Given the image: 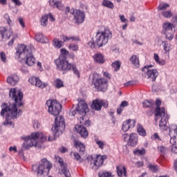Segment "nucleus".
<instances>
[{
	"mask_svg": "<svg viewBox=\"0 0 177 177\" xmlns=\"http://www.w3.org/2000/svg\"><path fill=\"white\" fill-rule=\"evenodd\" d=\"M9 96L12 100H14L15 103L8 104L3 103L1 105V117H5L6 120L3 123V125H13V123L10 120H16L17 117L20 116L21 110L17 109L18 107L23 106V92L21 90H17V88H11L10 90Z\"/></svg>",
	"mask_w": 177,
	"mask_h": 177,
	"instance_id": "nucleus-1",
	"label": "nucleus"
},
{
	"mask_svg": "<svg viewBox=\"0 0 177 177\" xmlns=\"http://www.w3.org/2000/svg\"><path fill=\"white\" fill-rule=\"evenodd\" d=\"M60 52L61 55L59 58L55 60L57 68L59 71H70L72 70L75 75H77V78H80V71L77 68V66L74 64L68 63V61L66 58V56L68 55V51L65 48H62Z\"/></svg>",
	"mask_w": 177,
	"mask_h": 177,
	"instance_id": "nucleus-2",
	"label": "nucleus"
},
{
	"mask_svg": "<svg viewBox=\"0 0 177 177\" xmlns=\"http://www.w3.org/2000/svg\"><path fill=\"white\" fill-rule=\"evenodd\" d=\"M21 139L25 141L22 145L23 149L25 150H28L32 146L41 149L42 147V143L46 142V136L39 132L32 133L31 136H23L21 137Z\"/></svg>",
	"mask_w": 177,
	"mask_h": 177,
	"instance_id": "nucleus-3",
	"label": "nucleus"
},
{
	"mask_svg": "<svg viewBox=\"0 0 177 177\" xmlns=\"http://www.w3.org/2000/svg\"><path fill=\"white\" fill-rule=\"evenodd\" d=\"M34 46H26L24 44H19L17 48L16 56L19 59L25 60L26 64L28 66H34L35 64V58L32 55Z\"/></svg>",
	"mask_w": 177,
	"mask_h": 177,
	"instance_id": "nucleus-4",
	"label": "nucleus"
},
{
	"mask_svg": "<svg viewBox=\"0 0 177 177\" xmlns=\"http://www.w3.org/2000/svg\"><path fill=\"white\" fill-rule=\"evenodd\" d=\"M112 37L113 34H111V32L106 29L104 31L97 32L93 40L88 42V45L92 49L102 48V46H104L109 42V39H111Z\"/></svg>",
	"mask_w": 177,
	"mask_h": 177,
	"instance_id": "nucleus-5",
	"label": "nucleus"
},
{
	"mask_svg": "<svg viewBox=\"0 0 177 177\" xmlns=\"http://www.w3.org/2000/svg\"><path fill=\"white\" fill-rule=\"evenodd\" d=\"M155 104L156 105V108L154 111L155 122H158V120L160 118L159 127L161 128V129L167 131L168 129V127H167V122H168V120H169V116L165 114V107H160V106H161V100L158 99L156 100Z\"/></svg>",
	"mask_w": 177,
	"mask_h": 177,
	"instance_id": "nucleus-6",
	"label": "nucleus"
},
{
	"mask_svg": "<svg viewBox=\"0 0 177 177\" xmlns=\"http://www.w3.org/2000/svg\"><path fill=\"white\" fill-rule=\"evenodd\" d=\"M51 168L52 164L48 161V159L46 158L41 159L39 166L37 165L32 166V171L37 172V176L44 175V174H46L48 175Z\"/></svg>",
	"mask_w": 177,
	"mask_h": 177,
	"instance_id": "nucleus-7",
	"label": "nucleus"
},
{
	"mask_svg": "<svg viewBox=\"0 0 177 177\" xmlns=\"http://www.w3.org/2000/svg\"><path fill=\"white\" fill-rule=\"evenodd\" d=\"M46 104L48 107V113H50L52 115H59L62 112V104L57 100H48Z\"/></svg>",
	"mask_w": 177,
	"mask_h": 177,
	"instance_id": "nucleus-8",
	"label": "nucleus"
},
{
	"mask_svg": "<svg viewBox=\"0 0 177 177\" xmlns=\"http://www.w3.org/2000/svg\"><path fill=\"white\" fill-rule=\"evenodd\" d=\"M89 112V108H88V104L85 103L84 101H81L79 102L77 107L75 109H71V112L69 113V115H72L74 117L75 114H79L83 117L86 115V113Z\"/></svg>",
	"mask_w": 177,
	"mask_h": 177,
	"instance_id": "nucleus-9",
	"label": "nucleus"
},
{
	"mask_svg": "<svg viewBox=\"0 0 177 177\" xmlns=\"http://www.w3.org/2000/svg\"><path fill=\"white\" fill-rule=\"evenodd\" d=\"M87 160L91 162V168L94 169V171H97L102 165H103V162H104V160H107V156L106 155H97L95 158L87 157Z\"/></svg>",
	"mask_w": 177,
	"mask_h": 177,
	"instance_id": "nucleus-10",
	"label": "nucleus"
},
{
	"mask_svg": "<svg viewBox=\"0 0 177 177\" xmlns=\"http://www.w3.org/2000/svg\"><path fill=\"white\" fill-rule=\"evenodd\" d=\"M150 67H153V66L149 65L148 66H145L142 68V71H143L144 77L149 80V81H152L154 82L157 77H158V71L157 69H150Z\"/></svg>",
	"mask_w": 177,
	"mask_h": 177,
	"instance_id": "nucleus-11",
	"label": "nucleus"
},
{
	"mask_svg": "<svg viewBox=\"0 0 177 177\" xmlns=\"http://www.w3.org/2000/svg\"><path fill=\"white\" fill-rule=\"evenodd\" d=\"M64 128H66V124H64V118H63V116L55 118V124L52 128V131L54 132L55 135H57V132H59V131H62Z\"/></svg>",
	"mask_w": 177,
	"mask_h": 177,
	"instance_id": "nucleus-12",
	"label": "nucleus"
},
{
	"mask_svg": "<svg viewBox=\"0 0 177 177\" xmlns=\"http://www.w3.org/2000/svg\"><path fill=\"white\" fill-rule=\"evenodd\" d=\"M102 106L107 109L109 107V102L104 100L96 99L92 102L91 108L96 111H100Z\"/></svg>",
	"mask_w": 177,
	"mask_h": 177,
	"instance_id": "nucleus-13",
	"label": "nucleus"
},
{
	"mask_svg": "<svg viewBox=\"0 0 177 177\" xmlns=\"http://www.w3.org/2000/svg\"><path fill=\"white\" fill-rule=\"evenodd\" d=\"M174 28H175V26L171 23L167 22L163 25V30H165L166 38L169 39V41L174 39V31H175Z\"/></svg>",
	"mask_w": 177,
	"mask_h": 177,
	"instance_id": "nucleus-14",
	"label": "nucleus"
},
{
	"mask_svg": "<svg viewBox=\"0 0 177 177\" xmlns=\"http://www.w3.org/2000/svg\"><path fill=\"white\" fill-rule=\"evenodd\" d=\"M95 88L100 92H106L107 91V80L106 79H93Z\"/></svg>",
	"mask_w": 177,
	"mask_h": 177,
	"instance_id": "nucleus-15",
	"label": "nucleus"
},
{
	"mask_svg": "<svg viewBox=\"0 0 177 177\" xmlns=\"http://www.w3.org/2000/svg\"><path fill=\"white\" fill-rule=\"evenodd\" d=\"M71 13V15H73L74 19L77 24L84 23V21L85 20V12L78 10H73Z\"/></svg>",
	"mask_w": 177,
	"mask_h": 177,
	"instance_id": "nucleus-16",
	"label": "nucleus"
},
{
	"mask_svg": "<svg viewBox=\"0 0 177 177\" xmlns=\"http://www.w3.org/2000/svg\"><path fill=\"white\" fill-rule=\"evenodd\" d=\"M169 134L171 138V139H170L171 145H172V146H175V145H176V135H177V126L176 125L173 124L169 127Z\"/></svg>",
	"mask_w": 177,
	"mask_h": 177,
	"instance_id": "nucleus-17",
	"label": "nucleus"
},
{
	"mask_svg": "<svg viewBox=\"0 0 177 177\" xmlns=\"http://www.w3.org/2000/svg\"><path fill=\"white\" fill-rule=\"evenodd\" d=\"M12 35H13V31H12V29H8L5 27L0 28V41H2L3 38L9 39Z\"/></svg>",
	"mask_w": 177,
	"mask_h": 177,
	"instance_id": "nucleus-18",
	"label": "nucleus"
},
{
	"mask_svg": "<svg viewBox=\"0 0 177 177\" xmlns=\"http://www.w3.org/2000/svg\"><path fill=\"white\" fill-rule=\"evenodd\" d=\"M75 129L77 131V133L80 135L82 138L84 139H86L88 138V135H89V133L88 132V130L85 127L81 125V124H76L75 126Z\"/></svg>",
	"mask_w": 177,
	"mask_h": 177,
	"instance_id": "nucleus-19",
	"label": "nucleus"
},
{
	"mask_svg": "<svg viewBox=\"0 0 177 177\" xmlns=\"http://www.w3.org/2000/svg\"><path fill=\"white\" fill-rule=\"evenodd\" d=\"M57 158H58V162L61 165L62 172H63L64 176L71 177V174L70 173V170H68V169L67 168V164L64 163L62 158L57 157Z\"/></svg>",
	"mask_w": 177,
	"mask_h": 177,
	"instance_id": "nucleus-20",
	"label": "nucleus"
},
{
	"mask_svg": "<svg viewBox=\"0 0 177 177\" xmlns=\"http://www.w3.org/2000/svg\"><path fill=\"white\" fill-rule=\"evenodd\" d=\"M128 145L132 147L138 145V135L136 133H131L128 141Z\"/></svg>",
	"mask_w": 177,
	"mask_h": 177,
	"instance_id": "nucleus-21",
	"label": "nucleus"
},
{
	"mask_svg": "<svg viewBox=\"0 0 177 177\" xmlns=\"http://www.w3.org/2000/svg\"><path fill=\"white\" fill-rule=\"evenodd\" d=\"M75 146L76 149L78 150L80 156H82V154L85 153L86 146L84 145V143L80 141H75Z\"/></svg>",
	"mask_w": 177,
	"mask_h": 177,
	"instance_id": "nucleus-22",
	"label": "nucleus"
},
{
	"mask_svg": "<svg viewBox=\"0 0 177 177\" xmlns=\"http://www.w3.org/2000/svg\"><path fill=\"white\" fill-rule=\"evenodd\" d=\"M7 82L8 84H10V85H12V86H15L17 82H19V76L14 75L11 77H8L7 78Z\"/></svg>",
	"mask_w": 177,
	"mask_h": 177,
	"instance_id": "nucleus-23",
	"label": "nucleus"
},
{
	"mask_svg": "<svg viewBox=\"0 0 177 177\" xmlns=\"http://www.w3.org/2000/svg\"><path fill=\"white\" fill-rule=\"evenodd\" d=\"M49 5L50 6H51V8H57L59 10H62V9H63V6H62V2L57 1L56 0H50Z\"/></svg>",
	"mask_w": 177,
	"mask_h": 177,
	"instance_id": "nucleus-24",
	"label": "nucleus"
},
{
	"mask_svg": "<svg viewBox=\"0 0 177 177\" xmlns=\"http://www.w3.org/2000/svg\"><path fill=\"white\" fill-rule=\"evenodd\" d=\"M117 173L120 177H127V168L122 166H118Z\"/></svg>",
	"mask_w": 177,
	"mask_h": 177,
	"instance_id": "nucleus-25",
	"label": "nucleus"
},
{
	"mask_svg": "<svg viewBox=\"0 0 177 177\" xmlns=\"http://www.w3.org/2000/svg\"><path fill=\"white\" fill-rule=\"evenodd\" d=\"M94 61L96 63H99L100 64H103L106 60L104 59V57L101 53H97L93 57Z\"/></svg>",
	"mask_w": 177,
	"mask_h": 177,
	"instance_id": "nucleus-26",
	"label": "nucleus"
},
{
	"mask_svg": "<svg viewBox=\"0 0 177 177\" xmlns=\"http://www.w3.org/2000/svg\"><path fill=\"white\" fill-rule=\"evenodd\" d=\"M35 39L37 42H41V44H46L48 42L46 37L44 36L41 33L37 34L35 35Z\"/></svg>",
	"mask_w": 177,
	"mask_h": 177,
	"instance_id": "nucleus-27",
	"label": "nucleus"
},
{
	"mask_svg": "<svg viewBox=\"0 0 177 177\" xmlns=\"http://www.w3.org/2000/svg\"><path fill=\"white\" fill-rule=\"evenodd\" d=\"M64 41L63 40V41L59 40V39L57 38H55L53 40V45L55 48H57V49H60V48H62V46H63V45H64Z\"/></svg>",
	"mask_w": 177,
	"mask_h": 177,
	"instance_id": "nucleus-28",
	"label": "nucleus"
},
{
	"mask_svg": "<svg viewBox=\"0 0 177 177\" xmlns=\"http://www.w3.org/2000/svg\"><path fill=\"white\" fill-rule=\"evenodd\" d=\"M130 62L135 66L136 68H139L140 63H139V58L136 55H133L130 58Z\"/></svg>",
	"mask_w": 177,
	"mask_h": 177,
	"instance_id": "nucleus-29",
	"label": "nucleus"
},
{
	"mask_svg": "<svg viewBox=\"0 0 177 177\" xmlns=\"http://www.w3.org/2000/svg\"><path fill=\"white\" fill-rule=\"evenodd\" d=\"M158 151L160 153V156L162 157H164V156H165V154H167L168 151V148H167L165 146L160 145V146H158Z\"/></svg>",
	"mask_w": 177,
	"mask_h": 177,
	"instance_id": "nucleus-30",
	"label": "nucleus"
},
{
	"mask_svg": "<svg viewBox=\"0 0 177 177\" xmlns=\"http://www.w3.org/2000/svg\"><path fill=\"white\" fill-rule=\"evenodd\" d=\"M137 132L140 136H146V130L140 124H137Z\"/></svg>",
	"mask_w": 177,
	"mask_h": 177,
	"instance_id": "nucleus-31",
	"label": "nucleus"
},
{
	"mask_svg": "<svg viewBox=\"0 0 177 177\" xmlns=\"http://www.w3.org/2000/svg\"><path fill=\"white\" fill-rule=\"evenodd\" d=\"M153 57L156 63H157L160 66H165V60L160 59V57L158 56V54L155 53L153 55Z\"/></svg>",
	"mask_w": 177,
	"mask_h": 177,
	"instance_id": "nucleus-32",
	"label": "nucleus"
},
{
	"mask_svg": "<svg viewBox=\"0 0 177 177\" xmlns=\"http://www.w3.org/2000/svg\"><path fill=\"white\" fill-rule=\"evenodd\" d=\"M128 104H129L128 102L122 101L120 105V107L117 109L118 114H121V113H122V111L124 110V107H127Z\"/></svg>",
	"mask_w": 177,
	"mask_h": 177,
	"instance_id": "nucleus-33",
	"label": "nucleus"
},
{
	"mask_svg": "<svg viewBox=\"0 0 177 177\" xmlns=\"http://www.w3.org/2000/svg\"><path fill=\"white\" fill-rule=\"evenodd\" d=\"M62 39L64 42H67V41H70V39H72V41H80V37L77 36H72V37H67V36H62Z\"/></svg>",
	"mask_w": 177,
	"mask_h": 177,
	"instance_id": "nucleus-34",
	"label": "nucleus"
},
{
	"mask_svg": "<svg viewBox=\"0 0 177 177\" xmlns=\"http://www.w3.org/2000/svg\"><path fill=\"white\" fill-rule=\"evenodd\" d=\"M80 125H82V127H84V125H85V127H90L91 126V121L90 120H85L84 119V116L80 117Z\"/></svg>",
	"mask_w": 177,
	"mask_h": 177,
	"instance_id": "nucleus-35",
	"label": "nucleus"
},
{
	"mask_svg": "<svg viewBox=\"0 0 177 177\" xmlns=\"http://www.w3.org/2000/svg\"><path fill=\"white\" fill-rule=\"evenodd\" d=\"M41 26L46 27L48 26V15H43L40 19Z\"/></svg>",
	"mask_w": 177,
	"mask_h": 177,
	"instance_id": "nucleus-36",
	"label": "nucleus"
},
{
	"mask_svg": "<svg viewBox=\"0 0 177 177\" xmlns=\"http://www.w3.org/2000/svg\"><path fill=\"white\" fill-rule=\"evenodd\" d=\"M55 88H57V89H59V88H63L64 86V84L63 83V81L59 78H57L55 80Z\"/></svg>",
	"mask_w": 177,
	"mask_h": 177,
	"instance_id": "nucleus-37",
	"label": "nucleus"
},
{
	"mask_svg": "<svg viewBox=\"0 0 177 177\" xmlns=\"http://www.w3.org/2000/svg\"><path fill=\"white\" fill-rule=\"evenodd\" d=\"M148 168L150 169V171H151V172H158V166L156 165L149 163L148 165Z\"/></svg>",
	"mask_w": 177,
	"mask_h": 177,
	"instance_id": "nucleus-38",
	"label": "nucleus"
},
{
	"mask_svg": "<svg viewBox=\"0 0 177 177\" xmlns=\"http://www.w3.org/2000/svg\"><path fill=\"white\" fill-rule=\"evenodd\" d=\"M102 5L106 6V8H110L111 9L114 8V4H113V3L109 0H104L102 3Z\"/></svg>",
	"mask_w": 177,
	"mask_h": 177,
	"instance_id": "nucleus-39",
	"label": "nucleus"
},
{
	"mask_svg": "<svg viewBox=\"0 0 177 177\" xmlns=\"http://www.w3.org/2000/svg\"><path fill=\"white\" fill-rule=\"evenodd\" d=\"M114 71H118V70L121 67V63H120L118 61H116L115 62H113L111 64Z\"/></svg>",
	"mask_w": 177,
	"mask_h": 177,
	"instance_id": "nucleus-40",
	"label": "nucleus"
},
{
	"mask_svg": "<svg viewBox=\"0 0 177 177\" xmlns=\"http://www.w3.org/2000/svg\"><path fill=\"white\" fill-rule=\"evenodd\" d=\"M130 128L129 123L127 120L123 122L122 129L124 132H127V131H129Z\"/></svg>",
	"mask_w": 177,
	"mask_h": 177,
	"instance_id": "nucleus-41",
	"label": "nucleus"
},
{
	"mask_svg": "<svg viewBox=\"0 0 177 177\" xmlns=\"http://www.w3.org/2000/svg\"><path fill=\"white\" fill-rule=\"evenodd\" d=\"M37 88H41V89H44L46 86V84L44 83H42L41 80L37 79V81L36 82V84H35Z\"/></svg>",
	"mask_w": 177,
	"mask_h": 177,
	"instance_id": "nucleus-42",
	"label": "nucleus"
},
{
	"mask_svg": "<svg viewBox=\"0 0 177 177\" xmlns=\"http://www.w3.org/2000/svg\"><path fill=\"white\" fill-rule=\"evenodd\" d=\"M142 104L144 107L150 108V107H153V104H154V102L149 101L147 100L142 103Z\"/></svg>",
	"mask_w": 177,
	"mask_h": 177,
	"instance_id": "nucleus-43",
	"label": "nucleus"
},
{
	"mask_svg": "<svg viewBox=\"0 0 177 177\" xmlns=\"http://www.w3.org/2000/svg\"><path fill=\"white\" fill-rule=\"evenodd\" d=\"M162 44H164V50H165V52H169L171 45L168 44V41H162Z\"/></svg>",
	"mask_w": 177,
	"mask_h": 177,
	"instance_id": "nucleus-44",
	"label": "nucleus"
},
{
	"mask_svg": "<svg viewBox=\"0 0 177 177\" xmlns=\"http://www.w3.org/2000/svg\"><path fill=\"white\" fill-rule=\"evenodd\" d=\"M167 8H169V4L168 3L160 4L158 7V10H165Z\"/></svg>",
	"mask_w": 177,
	"mask_h": 177,
	"instance_id": "nucleus-45",
	"label": "nucleus"
},
{
	"mask_svg": "<svg viewBox=\"0 0 177 177\" xmlns=\"http://www.w3.org/2000/svg\"><path fill=\"white\" fill-rule=\"evenodd\" d=\"M95 140L96 144L99 146L100 149H103L104 148V142H103V141H101L97 138H96Z\"/></svg>",
	"mask_w": 177,
	"mask_h": 177,
	"instance_id": "nucleus-46",
	"label": "nucleus"
},
{
	"mask_svg": "<svg viewBox=\"0 0 177 177\" xmlns=\"http://www.w3.org/2000/svg\"><path fill=\"white\" fill-rule=\"evenodd\" d=\"M134 154H138V156H144L146 154V150L145 149H137L133 151Z\"/></svg>",
	"mask_w": 177,
	"mask_h": 177,
	"instance_id": "nucleus-47",
	"label": "nucleus"
},
{
	"mask_svg": "<svg viewBox=\"0 0 177 177\" xmlns=\"http://www.w3.org/2000/svg\"><path fill=\"white\" fill-rule=\"evenodd\" d=\"M74 158L76 161H80V162H82V160L81 159V154L78 153L77 152H75L73 153Z\"/></svg>",
	"mask_w": 177,
	"mask_h": 177,
	"instance_id": "nucleus-48",
	"label": "nucleus"
},
{
	"mask_svg": "<svg viewBox=\"0 0 177 177\" xmlns=\"http://www.w3.org/2000/svg\"><path fill=\"white\" fill-rule=\"evenodd\" d=\"M28 81L32 85H35L37 84V81H38V78L36 77H31L29 78Z\"/></svg>",
	"mask_w": 177,
	"mask_h": 177,
	"instance_id": "nucleus-49",
	"label": "nucleus"
},
{
	"mask_svg": "<svg viewBox=\"0 0 177 177\" xmlns=\"http://www.w3.org/2000/svg\"><path fill=\"white\" fill-rule=\"evenodd\" d=\"M69 49H70V50L77 52V50H78V49H79V47H78V45H77V44H71L69 46Z\"/></svg>",
	"mask_w": 177,
	"mask_h": 177,
	"instance_id": "nucleus-50",
	"label": "nucleus"
},
{
	"mask_svg": "<svg viewBox=\"0 0 177 177\" xmlns=\"http://www.w3.org/2000/svg\"><path fill=\"white\" fill-rule=\"evenodd\" d=\"M100 177H111V173L110 172H102L99 173Z\"/></svg>",
	"mask_w": 177,
	"mask_h": 177,
	"instance_id": "nucleus-51",
	"label": "nucleus"
},
{
	"mask_svg": "<svg viewBox=\"0 0 177 177\" xmlns=\"http://www.w3.org/2000/svg\"><path fill=\"white\" fill-rule=\"evenodd\" d=\"M162 16H164V17L169 19V17H172V12L171 11L163 12Z\"/></svg>",
	"mask_w": 177,
	"mask_h": 177,
	"instance_id": "nucleus-52",
	"label": "nucleus"
},
{
	"mask_svg": "<svg viewBox=\"0 0 177 177\" xmlns=\"http://www.w3.org/2000/svg\"><path fill=\"white\" fill-rule=\"evenodd\" d=\"M127 122H129V127L130 128H133L135 127V124H136V121L133 120H127Z\"/></svg>",
	"mask_w": 177,
	"mask_h": 177,
	"instance_id": "nucleus-53",
	"label": "nucleus"
},
{
	"mask_svg": "<svg viewBox=\"0 0 177 177\" xmlns=\"http://www.w3.org/2000/svg\"><path fill=\"white\" fill-rule=\"evenodd\" d=\"M4 19L6 21V22L8 23V26H10V24H12V20H10V17H9V15L6 14L4 15Z\"/></svg>",
	"mask_w": 177,
	"mask_h": 177,
	"instance_id": "nucleus-54",
	"label": "nucleus"
},
{
	"mask_svg": "<svg viewBox=\"0 0 177 177\" xmlns=\"http://www.w3.org/2000/svg\"><path fill=\"white\" fill-rule=\"evenodd\" d=\"M0 57L3 63H6V55L5 54V53L1 52L0 53Z\"/></svg>",
	"mask_w": 177,
	"mask_h": 177,
	"instance_id": "nucleus-55",
	"label": "nucleus"
},
{
	"mask_svg": "<svg viewBox=\"0 0 177 177\" xmlns=\"http://www.w3.org/2000/svg\"><path fill=\"white\" fill-rule=\"evenodd\" d=\"M40 127H41V124H39L38 121L35 120L33 122V128H35V129H39Z\"/></svg>",
	"mask_w": 177,
	"mask_h": 177,
	"instance_id": "nucleus-56",
	"label": "nucleus"
},
{
	"mask_svg": "<svg viewBox=\"0 0 177 177\" xmlns=\"http://www.w3.org/2000/svg\"><path fill=\"white\" fill-rule=\"evenodd\" d=\"M19 23L21 26V27H26V25L24 24V21L23 20V18L19 17Z\"/></svg>",
	"mask_w": 177,
	"mask_h": 177,
	"instance_id": "nucleus-57",
	"label": "nucleus"
},
{
	"mask_svg": "<svg viewBox=\"0 0 177 177\" xmlns=\"http://www.w3.org/2000/svg\"><path fill=\"white\" fill-rule=\"evenodd\" d=\"M9 151H14V153H17V147L16 146L10 147L9 148Z\"/></svg>",
	"mask_w": 177,
	"mask_h": 177,
	"instance_id": "nucleus-58",
	"label": "nucleus"
},
{
	"mask_svg": "<svg viewBox=\"0 0 177 177\" xmlns=\"http://www.w3.org/2000/svg\"><path fill=\"white\" fill-rule=\"evenodd\" d=\"M119 17L122 23H125L126 21H128V19H125V17L124 15H120Z\"/></svg>",
	"mask_w": 177,
	"mask_h": 177,
	"instance_id": "nucleus-59",
	"label": "nucleus"
},
{
	"mask_svg": "<svg viewBox=\"0 0 177 177\" xmlns=\"http://www.w3.org/2000/svg\"><path fill=\"white\" fill-rule=\"evenodd\" d=\"M48 16V19L50 20V21H55V18L53 17V15H52L50 13L48 15H46Z\"/></svg>",
	"mask_w": 177,
	"mask_h": 177,
	"instance_id": "nucleus-60",
	"label": "nucleus"
},
{
	"mask_svg": "<svg viewBox=\"0 0 177 177\" xmlns=\"http://www.w3.org/2000/svg\"><path fill=\"white\" fill-rule=\"evenodd\" d=\"M13 3H15V5H17V6H21V1H19V0H12Z\"/></svg>",
	"mask_w": 177,
	"mask_h": 177,
	"instance_id": "nucleus-61",
	"label": "nucleus"
},
{
	"mask_svg": "<svg viewBox=\"0 0 177 177\" xmlns=\"http://www.w3.org/2000/svg\"><path fill=\"white\" fill-rule=\"evenodd\" d=\"M171 151L172 153H174L175 154H177V147L175 145H173L171 147Z\"/></svg>",
	"mask_w": 177,
	"mask_h": 177,
	"instance_id": "nucleus-62",
	"label": "nucleus"
},
{
	"mask_svg": "<svg viewBox=\"0 0 177 177\" xmlns=\"http://www.w3.org/2000/svg\"><path fill=\"white\" fill-rule=\"evenodd\" d=\"M1 5H6L8 3V0H0Z\"/></svg>",
	"mask_w": 177,
	"mask_h": 177,
	"instance_id": "nucleus-63",
	"label": "nucleus"
},
{
	"mask_svg": "<svg viewBox=\"0 0 177 177\" xmlns=\"http://www.w3.org/2000/svg\"><path fill=\"white\" fill-rule=\"evenodd\" d=\"M60 151H61L62 153H66V151H67V149H66V147H62L60 149Z\"/></svg>",
	"mask_w": 177,
	"mask_h": 177,
	"instance_id": "nucleus-64",
	"label": "nucleus"
}]
</instances>
